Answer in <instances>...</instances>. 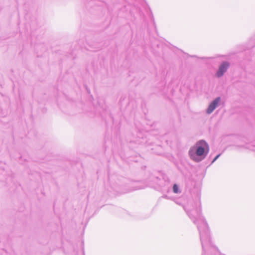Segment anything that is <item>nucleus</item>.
Returning <instances> with one entry per match:
<instances>
[{"mask_svg": "<svg viewBox=\"0 0 255 255\" xmlns=\"http://www.w3.org/2000/svg\"><path fill=\"white\" fill-rule=\"evenodd\" d=\"M197 148L192 147L189 151V154L190 157L195 161H198L197 156H202L204 154L205 149H208V144L204 141H200L196 143Z\"/></svg>", "mask_w": 255, "mask_h": 255, "instance_id": "f257e3e1", "label": "nucleus"}, {"mask_svg": "<svg viewBox=\"0 0 255 255\" xmlns=\"http://www.w3.org/2000/svg\"><path fill=\"white\" fill-rule=\"evenodd\" d=\"M173 192L175 193H177L178 192V187L176 184H174L173 187Z\"/></svg>", "mask_w": 255, "mask_h": 255, "instance_id": "20e7f679", "label": "nucleus"}, {"mask_svg": "<svg viewBox=\"0 0 255 255\" xmlns=\"http://www.w3.org/2000/svg\"><path fill=\"white\" fill-rule=\"evenodd\" d=\"M220 156V154H218V155H217L215 158L214 159L213 161V162H214L215 161H216L218 158Z\"/></svg>", "mask_w": 255, "mask_h": 255, "instance_id": "39448f33", "label": "nucleus"}, {"mask_svg": "<svg viewBox=\"0 0 255 255\" xmlns=\"http://www.w3.org/2000/svg\"><path fill=\"white\" fill-rule=\"evenodd\" d=\"M229 64L228 63H223L220 67L217 73V76L218 77H221L227 70Z\"/></svg>", "mask_w": 255, "mask_h": 255, "instance_id": "7ed1b4c3", "label": "nucleus"}, {"mask_svg": "<svg viewBox=\"0 0 255 255\" xmlns=\"http://www.w3.org/2000/svg\"><path fill=\"white\" fill-rule=\"evenodd\" d=\"M220 101V98H217L211 103L207 111L208 114H211L215 109Z\"/></svg>", "mask_w": 255, "mask_h": 255, "instance_id": "f03ea898", "label": "nucleus"}]
</instances>
